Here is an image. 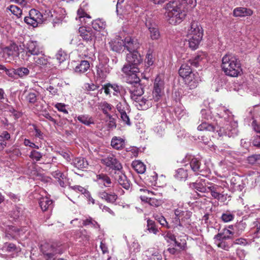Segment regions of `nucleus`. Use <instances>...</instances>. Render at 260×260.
I'll list each match as a JSON object with an SVG mask.
<instances>
[{"label": "nucleus", "instance_id": "obj_1", "mask_svg": "<svg viewBox=\"0 0 260 260\" xmlns=\"http://www.w3.org/2000/svg\"><path fill=\"white\" fill-rule=\"evenodd\" d=\"M214 113L219 116V118H223L222 121L228 119V122L231 124L232 129L229 131H226L224 129V125L220 123L217 127L207 122H204L200 124L198 127L199 131H206L209 132H214L215 130L218 133L219 136H228V137H234L238 135V123L234 120V116L232 113L224 106L222 105L218 106L216 109Z\"/></svg>", "mask_w": 260, "mask_h": 260}, {"label": "nucleus", "instance_id": "obj_2", "mask_svg": "<svg viewBox=\"0 0 260 260\" xmlns=\"http://www.w3.org/2000/svg\"><path fill=\"white\" fill-rule=\"evenodd\" d=\"M196 0H173L170 1L165 7L166 15L168 22L173 25L181 23L185 18L188 6L190 8L196 6Z\"/></svg>", "mask_w": 260, "mask_h": 260}, {"label": "nucleus", "instance_id": "obj_3", "mask_svg": "<svg viewBox=\"0 0 260 260\" xmlns=\"http://www.w3.org/2000/svg\"><path fill=\"white\" fill-rule=\"evenodd\" d=\"M221 67L228 76L237 77L242 73L240 61L236 56L232 54H226L222 57Z\"/></svg>", "mask_w": 260, "mask_h": 260}, {"label": "nucleus", "instance_id": "obj_4", "mask_svg": "<svg viewBox=\"0 0 260 260\" xmlns=\"http://www.w3.org/2000/svg\"><path fill=\"white\" fill-rule=\"evenodd\" d=\"M210 186H207L205 180H197L191 183V186L201 192H210L212 197L221 202H224L227 200V194L221 192L222 188L217 184L207 182Z\"/></svg>", "mask_w": 260, "mask_h": 260}, {"label": "nucleus", "instance_id": "obj_5", "mask_svg": "<svg viewBox=\"0 0 260 260\" xmlns=\"http://www.w3.org/2000/svg\"><path fill=\"white\" fill-rule=\"evenodd\" d=\"M191 66L187 61V62L183 63L179 70V75L184 79L185 84L190 89L197 87L200 80L198 75L193 73L190 68Z\"/></svg>", "mask_w": 260, "mask_h": 260}, {"label": "nucleus", "instance_id": "obj_6", "mask_svg": "<svg viewBox=\"0 0 260 260\" xmlns=\"http://www.w3.org/2000/svg\"><path fill=\"white\" fill-rule=\"evenodd\" d=\"M203 36V30L202 27L197 22H192L187 34L189 47L192 50H196L198 48Z\"/></svg>", "mask_w": 260, "mask_h": 260}, {"label": "nucleus", "instance_id": "obj_7", "mask_svg": "<svg viewBox=\"0 0 260 260\" xmlns=\"http://www.w3.org/2000/svg\"><path fill=\"white\" fill-rule=\"evenodd\" d=\"M45 14L43 15L39 11L36 9H31L29 12V16L24 17V22L34 27H37L38 24H41L48 17H53V15L50 10L45 11Z\"/></svg>", "mask_w": 260, "mask_h": 260}, {"label": "nucleus", "instance_id": "obj_8", "mask_svg": "<svg viewBox=\"0 0 260 260\" xmlns=\"http://www.w3.org/2000/svg\"><path fill=\"white\" fill-rule=\"evenodd\" d=\"M122 71L125 74V79L127 83L133 85L140 82V78L137 73L139 72L138 67H132L129 66H124Z\"/></svg>", "mask_w": 260, "mask_h": 260}, {"label": "nucleus", "instance_id": "obj_9", "mask_svg": "<svg viewBox=\"0 0 260 260\" xmlns=\"http://www.w3.org/2000/svg\"><path fill=\"white\" fill-rule=\"evenodd\" d=\"M165 83L160 76H157L154 82L152 97L153 101L157 102L160 100L164 94Z\"/></svg>", "mask_w": 260, "mask_h": 260}, {"label": "nucleus", "instance_id": "obj_10", "mask_svg": "<svg viewBox=\"0 0 260 260\" xmlns=\"http://www.w3.org/2000/svg\"><path fill=\"white\" fill-rule=\"evenodd\" d=\"M79 33L83 41L88 44V46H91L94 44L95 34L94 30H93L91 28L84 26L80 27Z\"/></svg>", "mask_w": 260, "mask_h": 260}, {"label": "nucleus", "instance_id": "obj_11", "mask_svg": "<svg viewBox=\"0 0 260 260\" xmlns=\"http://www.w3.org/2000/svg\"><path fill=\"white\" fill-rule=\"evenodd\" d=\"M24 47L28 57L30 55L39 56L40 54L43 55L42 48L37 41H28L25 45H24Z\"/></svg>", "mask_w": 260, "mask_h": 260}, {"label": "nucleus", "instance_id": "obj_12", "mask_svg": "<svg viewBox=\"0 0 260 260\" xmlns=\"http://www.w3.org/2000/svg\"><path fill=\"white\" fill-rule=\"evenodd\" d=\"M126 59L127 63L124 66H129L132 67H138L142 62V58L138 51H132L126 55Z\"/></svg>", "mask_w": 260, "mask_h": 260}, {"label": "nucleus", "instance_id": "obj_13", "mask_svg": "<svg viewBox=\"0 0 260 260\" xmlns=\"http://www.w3.org/2000/svg\"><path fill=\"white\" fill-rule=\"evenodd\" d=\"M107 60L108 58H106L105 63L100 62L96 67L97 77L102 80L105 79L111 72V68L107 64Z\"/></svg>", "mask_w": 260, "mask_h": 260}, {"label": "nucleus", "instance_id": "obj_14", "mask_svg": "<svg viewBox=\"0 0 260 260\" xmlns=\"http://www.w3.org/2000/svg\"><path fill=\"white\" fill-rule=\"evenodd\" d=\"M102 89L104 90L106 95H110L112 93L114 95H117L118 94L122 95L123 94V92H125L122 86L116 84L108 83L103 86Z\"/></svg>", "mask_w": 260, "mask_h": 260}, {"label": "nucleus", "instance_id": "obj_15", "mask_svg": "<svg viewBox=\"0 0 260 260\" xmlns=\"http://www.w3.org/2000/svg\"><path fill=\"white\" fill-rule=\"evenodd\" d=\"M138 99L132 100L135 102V106L139 110H145L151 107L152 104V101H153L152 97L150 96L147 99L142 96L137 97Z\"/></svg>", "mask_w": 260, "mask_h": 260}, {"label": "nucleus", "instance_id": "obj_16", "mask_svg": "<svg viewBox=\"0 0 260 260\" xmlns=\"http://www.w3.org/2000/svg\"><path fill=\"white\" fill-rule=\"evenodd\" d=\"M188 165L196 174L207 176L210 173V169L206 164H188Z\"/></svg>", "mask_w": 260, "mask_h": 260}, {"label": "nucleus", "instance_id": "obj_17", "mask_svg": "<svg viewBox=\"0 0 260 260\" xmlns=\"http://www.w3.org/2000/svg\"><path fill=\"white\" fill-rule=\"evenodd\" d=\"M128 90L132 100L138 99L137 97L142 96L144 93L143 86L140 82L132 85Z\"/></svg>", "mask_w": 260, "mask_h": 260}, {"label": "nucleus", "instance_id": "obj_18", "mask_svg": "<svg viewBox=\"0 0 260 260\" xmlns=\"http://www.w3.org/2000/svg\"><path fill=\"white\" fill-rule=\"evenodd\" d=\"M145 24L149 29L151 39L152 40H158L160 36L159 31L155 26V24L149 20V18L146 19Z\"/></svg>", "mask_w": 260, "mask_h": 260}, {"label": "nucleus", "instance_id": "obj_19", "mask_svg": "<svg viewBox=\"0 0 260 260\" xmlns=\"http://www.w3.org/2000/svg\"><path fill=\"white\" fill-rule=\"evenodd\" d=\"M106 170L114 178L123 173L121 164H106Z\"/></svg>", "mask_w": 260, "mask_h": 260}, {"label": "nucleus", "instance_id": "obj_20", "mask_svg": "<svg viewBox=\"0 0 260 260\" xmlns=\"http://www.w3.org/2000/svg\"><path fill=\"white\" fill-rule=\"evenodd\" d=\"M140 47V43L136 39L131 37H126L124 39V48L129 51H138L137 50Z\"/></svg>", "mask_w": 260, "mask_h": 260}, {"label": "nucleus", "instance_id": "obj_21", "mask_svg": "<svg viewBox=\"0 0 260 260\" xmlns=\"http://www.w3.org/2000/svg\"><path fill=\"white\" fill-rule=\"evenodd\" d=\"M3 52L4 56H7L10 59L13 58L18 55V46L15 43L11 44L4 49Z\"/></svg>", "mask_w": 260, "mask_h": 260}, {"label": "nucleus", "instance_id": "obj_22", "mask_svg": "<svg viewBox=\"0 0 260 260\" xmlns=\"http://www.w3.org/2000/svg\"><path fill=\"white\" fill-rule=\"evenodd\" d=\"M253 13V11L251 9L245 7H237L233 12V15L235 17L250 16Z\"/></svg>", "mask_w": 260, "mask_h": 260}, {"label": "nucleus", "instance_id": "obj_23", "mask_svg": "<svg viewBox=\"0 0 260 260\" xmlns=\"http://www.w3.org/2000/svg\"><path fill=\"white\" fill-rule=\"evenodd\" d=\"M246 226V224L243 221L237 222L234 225L229 226V228L232 230L235 237L239 236L244 231Z\"/></svg>", "mask_w": 260, "mask_h": 260}, {"label": "nucleus", "instance_id": "obj_24", "mask_svg": "<svg viewBox=\"0 0 260 260\" xmlns=\"http://www.w3.org/2000/svg\"><path fill=\"white\" fill-rule=\"evenodd\" d=\"M109 44L111 49L116 52H120L124 48V41L120 38H116L111 41Z\"/></svg>", "mask_w": 260, "mask_h": 260}, {"label": "nucleus", "instance_id": "obj_25", "mask_svg": "<svg viewBox=\"0 0 260 260\" xmlns=\"http://www.w3.org/2000/svg\"><path fill=\"white\" fill-rule=\"evenodd\" d=\"M52 203V201L47 197L41 198L39 201L40 206L43 211H51L53 208Z\"/></svg>", "mask_w": 260, "mask_h": 260}, {"label": "nucleus", "instance_id": "obj_26", "mask_svg": "<svg viewBox=\"0 0 260 260\" xmlns=\"http://www.w3.org/2000/svg\"><path fill=\"white\" fill-rule=\"evenodd\" d=\"M232 230L230 229L224 228L222 231L217 235H215L214 239L228 240L235 237V236L232 232Z\"/></svg>", "mask_w": 260, "mask_h": 260}, {"label": "nucleus", "instance_id": "obj_27", "mask_svg": "<svg viewBox=\"0 0 260 260\" xmlns=\"http://www.w3.org/2000/svg\"><path fill=\"white\" fill-rule=\"evenodd\" d=\"M96 180L95 181L99 184H102L105 187H110L112 182L110 177L106 174H100L96 175Z\"/></svg>", "mask_w": 260, "mask_h": 260}, {"label": "nucleus", "instance_id": "obj_28", "mask_svg": "<svg viewBox=\"0 0 260 260\" xmlns=\"http://www.w3.org/2000/svg\"><path fill=\"white\" fill-rule=\"evenodd\" d=\"M99 196L102 200L110 203H114L117 199V196L115 193H108L104 191L100 192L99 193Z\"/></svg>", "mask_w": 260, "mask_h": 260}, {"label": "nucleus", "instance_id": "obj_29", "mask_svg": "<svg viewBox=\"0 0 260 260\" xmlns=\"http://www.w3.org/2000/svg\"><path fill=\"white\" fill-rule=\"evenodd\" d=\"M114 178L118 181V183L124 188L128 189L131 186L129 181L127 179L126 176L123 173L115 176Z\"/></svg>", "mask_w": 260, "mask_h": 260}, {"label": "nucleus", "instance_id": "obj_30", "mask_svg": "<svg viewBox=\"0 0 260 260\" xmlns=\"http://www.w3.org/2000/svg\"><path fill=\"white\" fill-rule=\"evenodd\" d=\"M80 122L86 125L90 126L94 123L93 117L88 114L79 115L76 117Z\"/></svg>", "mask_w": 260, "mask_h": 260}, {"label": "nucleus", "instance_id": "obj_31", "mask_svg": "<svg viewBox=\"0 0 260 260\" xmlns=\"http://www.w3.org/2000/svg\"><path fill=\"white\" fill-rule=\"evenodd\" d=\"M185 166L186 169L181 168L176 171V174L175 175V177L179 180L185 181L188 177L187 169V168L189 167L188 164H186Z\"/></svg>", "mask_w": 260, "mask_h": 260}, {"label": "nucleus", "instance_id": "obj_32", "mask_svg": "<svg viewBox=\"0 0 260 260\" xmlns=\"http://www.w3.org/2000/svg\"><path fill=\"white\" fill-rule=\"evenodd\" d=\"M70 44L76 46L77 47H78V49L80 50L81 51H82L84 48L86 49L88 48V44H86L83 41H81V40L79 39V37L77 36H75L73 37L70 42Z\"/></svg>", "mask_w": 260, "mask_h": 260}, {"label": "nucleus", "instance_id": "obj_33", "mask_svg": "<svg viewBox=\"0 0 260 260\" xmlns=\"http://www.w3.org/2000/svg\"><path fill=\"white\" fill-rule=\"evenodd\" d=\"M27 164L29 165L28 166L26 173L33 178H35V177L39 176L40 175V170L38 169L36 164Z\"/></svg>", "mask_w": 260, "mask_h": 260}, {"label": "nucleus", "instance_id": "obj_34", "mask_svg": "<svg viewBox=\"0 0 260 260\" xmlns=\"http://www.w3.org/2000/svg\"><path fill=\"white\" fill-rule=\"evenodd\" d=\"M90 67L89 61L87 60H81L79 64L75 68V72L82 74L85 73Z\"/></svg>", "mask_w": 260, "mask_h": 260}, {"label": "nucleus", "instance_id": "obj_35", "mask_svg": "<svg viewBox=\"0 0 260 260\" xmlns=\"http://www.w3.org/2000/svg\"><path fill=\"white\" fill-rule=\"evenodd\" d=\"M11 139V135L7 131H3L0 134V150L7 146V142Z\"/></svg>", "mask_w": 260, "mask_h": 260}, {"label": "nucleus", "instance_id": "obj_36", "mask_svg": "<svg viewBox=\"0 0 260 260\" xmlns=\"http://www.w3.org/2000/svg\"><path fill=\"white\" fill-rule=\"evenodd\" d=\"M111 145L116 149H120L124 147L125 141L122 138L114 137L111 140Z\"/></svg>", "mask_w": 260, "mask_h": 260}, {"label": "nucleus", "instance_id": "obj_37", "mask_svg": "<svg viewBox=\"0 0 260 260\" xmlns=\"http://www.w3.org/2000/svg\"><path fill=\"white\" fill-rule=\"evenodd\" d=\"M101 108L103 113L107 116L111 115L110 112H113L114 110V107L107 102H103L100 104Z\"/></svg>", "mask_w": 260, "mask_h": 260}, {"label": "nucleus", "instance_id": "obj_38", "mask_svg": "<svg viewBox=\"0 0 260 260\" xmlns=\"http://www.w3.org/2000/svg\"><path fill=\"white\" fill-rule=\"evenodd\" d=\"M106 22L101 19H96L92 21V26L94 30L101 31L106 27Z\"/></svg>", "mask_w": 260, "mask_h": 260}, {"label": "nucleus", "instance_id": "obj_39", "mask_svg": "<svg viewBox=\"0 0 260 260\" xmlns=\"http://www.w3.org/2000/svg\"><path fill=\"white\" fill-rule=\"evenodd\" d=\"M235 217L234 211L226 210L224 211L221 216V219L224 222H228L232 221Z\"/></svg>", "mask_w": 260, "mask_h": 260}, {"label": "nucleus", "instance_id": "obj_40", "mask_svg": "<svg viewBox=\"0 0 260 260\" xmlns=\"http://www.w3.org/2000/svg\"><path fill=\"white\" fill-rule=\"evenodd\" d=\"M122 102H119L116 105L117 111L121 113L124 112H129V106L124 97L122 98Z\"/></svg>", "mask_w": 260, "mask_h": 260}, {"label": "nucleus", "instance_id": "obj_41", "mask_svg": "<svg viewBox=\"0 0 260 260\" xmlns=\"http://www.w3.org/2000/svg\"><path fill=\"white\" fill-rule=\"evenodd\" d=\"M146 181L150 186H160L157 183V174L155 172H153L151 175L147 176Z\"/></svg>", "mask_w": 260, "mask_h": 260}, {"label": "nucleus", "instance_id": "obj_42", "mask_svg": "<svg viewBox=\"0 0 260 260\" xmlns=\"http://www.w3.org/2000/svg\"><path fill=\"white\" fill-rule=\"evenodd\" d=\"M215 243L219 248H221L225 250H228L232 246V244L229 243L226 241V240L214 239Z\"/></svg>", "mask_w": 260, "mask_h": 260}, {"label": "nucleus", "instance_id": "obj_43", "mask_svg": "<svg viewBox=\"0 0 260 260\" xmlns=\"http://www.w3.org/2000/svg\"><path fill=\"white\" fill-rule=\"evenodd\" d=\"M34 60L35 64L39 66H45L48 62L47 58H46L43 52V55L41 56H34Z\"/></svg>", "mask_w": 260, "mask_h": 260}, {"label": "nucleus", "instance_id": "obj_44", "mask_svg": "<svg viewBox=\"0 0 260 260\" xmlns=\"http://www.w3.org/2000/svg\"><path fill=\"white\" fill-rule=\"evenodd\" d=\"M147 229L149 233H153L154 234H156L158 232L155 221L151 219H148L147 221Z\"/></svg>", "mask_w": 260, "mask_h": 260}, {"label": "nucleus", "instance_id": "obj_45", "mask_svg": "<svg viewBox=\"0 0 260 260\" xmlns=\"http://www.w3.org/2000/svg\"><path fill=\"white\" fill-rule=\"evenodd\" d=\"M83 225L84 226L90 225L94 229H99L100 228L99 224L91 217H88L87 218L84 220L83 221Z\"/></svg>", "mask_w": 260, "mask_h": 260}, {"label": "nucleus", "instance_id": "obj_46", "mask_svg": "<svg viewBox=\"0 0 260 260\" xmlns=\"http://www.w3.org/2000/svg\"><path fill=\"white\" fill-rule=\"evenodd\" d=\"M204 55L203 53L198 54L193 58L188 60V62L190 65L195 67H198L200 62L203 59Z\"/></svg>", "mask_w": 260, "mask_h": 260}, {"label": "nucleus", "instance_id": "obj_47", "mask_svg": "<svg viewBox=\"0 0 260 260\" xmlns=\"http://www.w3.org/2000/svg\"><path fill=\"white\" fill-rule=\"evenodd\" d=\"M13 73L22 78L27 76L29 73V71L26 68L22 67L14 70L13 71Z\"/></svg>", "mask_w": 260, "mask_h": 260}, {"label": "nucleus", "instance_id": "obj_48", "mask_svg": "<svg viewBox=\"0 0 260 260\" xmlns=\"http://www.w3.org/2000/svg\"><path fill=\"white\" fill-rule=\"evenodd\" d=\"M202 161L200 156L196 157L190 154H187L183 159V162H199Z\"/></svg>", "mask_w": 260, "mask_h": 260}, {"label": "nucleus", "instance_id": "obj_49", "mask_svg": "<svg viewBox=\"0 0 260 260\" xmlns=\"http://www.w3.org/2000/svg\"><path fill=\"white\" fill-rule=\"evenodd\" d=\"M133 168L138 174H144L146 169L144 164H131Z\"/></svg>", "mask_w": 260, "mask_h": 260}, {"label": "nucleus", "instance_id": "obj_50", "mask_svg": "<svg viewBox=\"0 0 260 260\" xmlns=\"http://www.w3.org/2000/svg\"><path fill=\"white\" fill-rule=\"evenodd\" d=\"M59 249L55 248L53 245L51 246V250L50 252H46L44 254L48 258L51 259L54 258L55 255L57 253H61Z\"/></svg>", "mask_w": 260, "mask_h": 260}, {"label": "nucleus", "instance_id": "obj_51", "mask_svg": "<svg viewBox=\"0 0 260 260\" xmlns=\"http://www.w3.org/2000/svg\"><path fill=\"white\" fill-rule=\"evenodd\" d=\"M146 198V202L148 203L150 205L154 207H158L161 203V200L160 199H157L155 198L152 197H144Z\"/></svg>", "mask_w": 260, "mask_h": 260}, {"label": "nucleus", "instance_id": "obj_52", "mask_svg": "<svg viewBox=\"0 0 260 260\" xmlns=\"http://www.w3.org/2000/svg\"><path fill=\"white\" fill-rule=\"evenodd\" d=\"M153 51L149 49L146 54L145 62L148 66H151L153 64L154 62V56L153 54Z\"/></svg>", "mask_w": 260, "mask_h": 260}, {"label": "nucleus", "instance_id": "obj_53", "mask_svg": "<svg viewBox=\"0 0 260 260\" xmlns=\"http://www.w3.org/2000/svg\"><path fill=\"white\" fill-rule=\"evenodd\" d=\"M56 58L58 63H60L66 60L67 57V54L62 50H59L56 54Z\"/></svg>", "mask_w": 260, "mask_h": 260}, {"label": "nucleus", "instance_id": "obj_54", "mask_svg": "<svg viewBox=\"0 0 260 260\" xmlns=\"http://www.w3.org/2000/svg\"><path fill=\"white\" fill-rule=\"evenodd\" d=\"M174 112L178 118H181L186 114V111L182 106H177L175 108Z\"/></svg>", "mask_w": 260, "mask_h": 260}, {"label": "nucleus", "instance_id": "obj_55", "mask_svg": "<svg viewBox=\"0 0 260 260\" xmlns=\"http://www.w3.org/2000/svg\"><path fill=\"white\" fill-rule=\"evenodd\" d=\"M8 9L14 15L18 17H20L22 15V10L16 6L11 5Z\"/></svg>", "mask_w": 260, "mask_h": 260}, {"label": "nucleus", "instance_id": "obj_56", "mask_svg": "<svg viewBox=\"0 0 260 260\" xmlns=\"http://www.w3.org/2000/svg\"><path fill=\"white\" fill-rule=\"evenodd\" d=\"M26 100L30 104H35L37 101V94L35 92H29L26 96Z\"/></svg>", "mask_w": 260, "mask_h": 260}, {"label": "nucleus", "instance_id": "obj_57", "mask_svg": "<svg viewBox=\"0 0 260 260\" xmlns=\"http://www.w3.org/2000/svg\"><path fill=\"white\" fill-rule=\"evenodd\" d=\"M99 87V86L93 83H85L84 84L85 90L87 91H94Z\"/></svg>", "mask_w": 260, "mask_h": 260}, {"label": "nucleus", "instance_id": "obj_58", "mask_svg": "<svg viewBox=\"0 0 260 260\" xmlns=\"http://www.w3.org/2000/svg\"><path fill=\"white\" fill-rule=\"evenodd\" d=\"M120 119L126 124L130 125L131 124L129 116L127 115V112L120 113Z\"/></svg>", "mask_w": 260, "mask_h": 260}, {"label": "nucleus", "instance_id": "obj_59", "mask_svg": "<svg viewBox=\"0 0 260 260\" xmlns=\"http://www.w3.org/2000/svg\"><path fill=\"white\" fill-rule=\"evenodd\" d=\"M3 248L7 252H12L15 250L16 247L13 243H5Z\"/></svg>", "mask_w": 260, "mask_h": 260}, {"label": "nucleus", "instance_id": "obj_60", "mask_svg": "<svg viewBox=\"0 0 260 260\" xmlns=\"http://www.w3.org/2000/svg\"><path fill=\"white\" fill-rule=\"evenodd\" d=\"M29 156L33 160L39 161L42 157V155L39 152L34 150L31 151Z\"/></svg>", "mask_w": 260, "mask_h": 260}, {"label": "nucleus", "instance_id": "obj_61", "mask_svg": "<svg viewBox=\"0 0 260 260\" xmlns=\"http://www.w3.org/2000/svg\"><path fill=\"white\" fill-rule=\"evenodd\" d=\"M247 240L243 238H240L235 239L233 243H232V245H243L245 246L247 244Z\"/></svg>", "mask_w": 260, "mask_h": 260}, {"label": "nucleus", "instance_id": "obj_62", "mask_svg": "<svg viewBox=\"0 0 260 260\" xmlns=\"http://www.w3.org/2000/svg\"><path fill=\"white\" fill-rule=\"evenodd\" d=\"M202 118L206 120L212 118L211 113L209 110L203 109L201 111Z\"/></svg>", "mask_w": 260, "mask_h": 260}, {"label": "nucleus", "instance_id": "obj_63", "mask_svg": "<svg viewBox=\"0 0 260 260\" xmlns=\"http://www.w3.org/2000/svg\"><path fill=\"white\" fill-rule=\"evenodd\" d=\"M107 117L109 119V122L108 124V126L110 129L114 128L116 127V122L115 119L112 117V116L109 115V116H107Z\"/></svg>", "mask_w": 260, "mask_h": 260}, {"label": "nucleus", "instance_id": "obj_64", "mask_svg": "<svg viewBox=\"0 0 260 260\" xmlns=\"http://www.w3.org/2000/svg\"><path fill=\"white\" fill-rule=\"evenodd\" d=\"M247 160L248 162H255L260 161V155L254 154L248 157Z\"/></svg>", "mask_w": 260, "mask_h": 260}]
</instances>
